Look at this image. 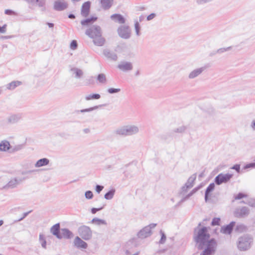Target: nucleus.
<instances>
[{
	"instance_id": "40",
	"label": "nucleus",
	"mask_w": 255,
	"mask_h": 255,
	"mask_svg": "<svg viewBox=\"0 0 255 255\" xmlns=\"http://www.w3.org/2000/svg\"><path fill=\"white\" fill-rule=\"evenodd\" d=\"M186 129V127L185 126H181L177 128H176L173 130L174 132L176 133H183Z\"/></svg>"
},
{
	"instance_id": "57",
	"label": "nucleus",
	"mask_w": 255,
	"mask_h": 255,
	"mask_svg": "<svg viewBox=\"0 0 255 255\" xmlns=\"http://www.w3.org/2000/svg\"><path fill=\"white\" fill-rule=\"evenodd\" d=\"M231 169L235 170L238 173H240V165L236 164L234 165L233 166H232Z\"/></svg>"
},
{
	"instance_id": "37",
	"label": "nucleus",
	"mask_w": 255,
	"mask_h": 255,
	"mask_svg": "<svg viewBox=\"0 0 255 255\" xmlns=\"http://www.w3.org/2000/svg\"><path fill=\"white\" fill-rule=\"evenodd\" d=\"M39 240L42 247L45 249L46 248V241L43 234L39 235Z\"/></svg>"
},
{
	"instance_id": "21",
	"label": "nucleus",
	"mask_w": 255,
	"mask_h": 255,
	"mask_svg": "<svg viewBox=\"0 0 255 255\" xmlns=\"http://www.w3.org/2000/svg\"><path fill=\"white\" fill-rule=\"evenodd\" d=\"M111 18L115 22H117L121 24L125 23L126 21L125 18L121 14H113L111 16Z\"/></svg>"
},
{
	"instance_id": "2",
	"label": "nucleus",
	"mask_w": 255,
	"mask_h": 255,
	"mask_svg": "<svg viewBox=\"0 0 255 255\" xmlns=\"http://www.w3.org/2000/svg\"><path fill=\"white\" fill-rule=\"evenodd\" d=\"M85 34L93 39L95 45L101 46L105 42V39L102 35V29L100 26L92 25L86 31Z\"/></svg>"
},
{
	"instance_id": "9",
	"label": "nucleus",
	"mask_w": 255,
	"mask_h": 255,
	"mask_svg": "<svg viewBox=\"0 0 255 255\" xmlns=\"http://www.w3.org/2000/svg\"><path fill=\"white\" fill-rule=\"evenodd\" d=\"M22 114L21 113L10 114L6 118V123L8 125L15 124L22 119Z\"/></svg>"
},
{
	"instance_id": "45",
	"label": "nucleus",
	"mask_w": 255,
	"mask_h": 255,
	"mask_svg": "<svg viewBox=\"0 0 255 255\" xmlns=\"http://www.w3.org/2000/svg\"><path fill=\"white\" fill-rule=\"evenodd\" d=\"M246 204L253 207H255V200L254 199H248L246 201Z\"/></svg>"
},
{
	"instance_id": "20",
	"label": "nucleus",
	"mask_w": 255,
	"mask_h": 255,
	"mask_svg": "<svg viewBox=\"0 0 255 255\" xmlns=\"http://www.w3.org/2000/svg\"><path fill=\"white\" fill-rule=\"evenodd\" d=\"M97 19L98 17L97 16H92L89 18L81 20V24L83 26H88L94 23Z\"/></svg>"
},
{
	"instance_id": "41",
	"label": "nucleus",
	"mask_w": 255,
	"mask_h": 255,
	"mask_svg": "<svg viewBox=\"0 0 255 255\" xmlns=\"http://www.w3.org/2000/svg\"><path fill=\"white\" fill-rule=\"evenodd\" d=\"M160 233L161 234V239L159 242V243L160 244H163L166 241V236L165 233L162 230L160 231Z\"/></svg>"
},
{
	"instance_id": "42",
	"label": "nucleus",
	"mask_w": 255,
	"mask_h": 255,
	"mask_svg": "<svg viewBox=\"0 0 255 255\" xmlns=\"http://www.w3.org/2000/svg\"><path fill=\"white\" fill-rule=\"evenodd\" d=\"M102 105L96 106L95 107L90 108L88 109H83L80 111L81 113L91 112L94 110L97 109L99 107H101Z\"/></svg>"
},
{
	"instance_id": "46",
	"label": "nucleus",
	"mask_w": 255,
	"mask_h": 255,
	"mask_svg": "<svg viewBox=\"0 0 255 255\" xmlns=\"http://www.w3.org/2000/svg\"><path fill=\"white\" fill-rule=\"evenodd\" d=\"M85 196L86 199H91L93 197V194L91 191L88 190L85 192Z\"/></svg>"
},
{
	"instance_id": "35",
	"label": "nucleus",
	"mask_w": 255,
	"mask_h": 255,
	"mask_svg": "<svg viewBox=\"0 0 255 255\" xmlns=\"http://www.w3.org/2000/svg\"><path fill=\"white\" fill-rule=\"evenodd\" d=\"M115 191L114 189L110 190L105 194L104 198L107 200H111L114 197Z\"/></svg>"
},
{
	"instance_id": "51",
	"label": "nucleus",
	"mask_w": 255,
	"mask_h": 255,
	"mask_svg": "<svg viewBox=\"0 0 255 255\" xmlns=\"http://www.w3.org/2000/svg\"><path fill=\"white\" fill-rule=\"evenodd\" d=\"M190 189L188 186L187 187L186 185H184V186H182L181 188V191L180 192V194L184 195V193L186 192L188 189Z\"/></svg>"
},
{
	"instance_id": "58",
	"label": "nucleus",
	"mask_w": 255,
	"mask_h": 255,
	"mask_svg": "<svg viewBox=\"0 0 255 255\" xmlns=\"http://www.w3.org/2000/svg\"><path fill=\"white\" fill-rule=\"evenodd\" d=\"M31 212V211H29L27 212H25L23 213V216L20 218V219H18L16 221L17 222H19V221H22V220H23L30 212Z\"/></svg>"
},
{
	"instance_id": "24",
	"label": "nucleus",
	"mask_w": 255,
	"mask_h": 255,
	"mask_svg": "<svg viewBox=\"0 0 255 255\" xmlns=\"http://www.w3.org/2000/svg\"><path fill=\"white\" fill-rule=\"evenodd\" d=\"M114 0H101L100 3L104 10L110 9L113 4Z\"/></svg>"
},
{
	"instance_id": "32",
	"label": "nucleus",
	"mask_w": 255,
	"mask_h": 255,
	"mask_svg": "<svg viewBox=\"0 0 255 255\" xmlns=\"http://www.w3.org/2000/svg\"><path fill=\"white\" fill-rule=\"evenodd\" d=\"M70 70L74 72L75 74V77L76 78H80L83 74V72L82 70L77 68H72Z\"/></svg>"
},
{
	"instance_id": "23",
	"label": "nucleus",
	"mask_w": 255,
	"mask_h": 255,
	"mask_svg": "<svg viewBox=\"0 0 255 255\" xmlns=\"http://www.w3.org/2000/svg\"><path fill=\"white\" fill-rule=\"evenodd\" d=\"M215 185L214 183H210L206 188L205 193V201L207 202L209 199V197L210 196L211 193L214 190Z\"/></svg>"
},
{
	"instance_id": "50",
	"label": "nucleus",
	"mask_w": 255,
	"mask_h": 255,
	"mask_svg": "<svg viewBox=\"0 0 255 255\" xmlns=\"http://www.w3.org/2000/svg\"><path fill=\"white\" fill-rule=\"evenodd\" d=\"M247 196V195L245 194H244L243 193H242V192H240V193H239L236 196V197H235V199L236 200H240V199H241L244 197H246Z\"/></svg>"
},
{
	"instance_id": "8",
	"label": "nucleus",
	"mask_w": 255,
	"mask_h": 255,
	"mask_svg": "<svg viewBox=\"0 0 255 255\" xmlns=\"http://www.w3.org/2000/svg\"><path fill=\"white\" fill-rule=\"evenodd\" d=\"M117 31L119 36L122 38L128 39L131 36L130 29L128 25L120 26L118 28Z\"/></svg>"
},
{
	"instance_id": "22",
	"label": "nucleus",
	"mask_w": 255,
	"mask_h": 255,
	"mask_svg": "<svg viewBox=\"0 0 255 255\" xmlns=\"http://www.w3.org/2000/svg\"><path fill=\"white\" fill-rule=\"evenodd\" d=\"M103 54L108 59L113 61L117 60L118 56L117 54L113 51H111L109 49H105L103 51Z\"/></svg>"
},
{
	"instance_id": "36",
	"label": "nucleus",
	"mask_w": 255,
	"mask_h": 255,
	"mask_svg": "<svg viewBox=\"0 0 255 255\" xmlns=\"http://www.w3.org/2000/svg\"><path fill=\"white\" fill-rule=\"evenodd\" d=\"M101 98V96L99 94H92L86 96L85 97V99L87 101H89L91 100H98Z\"/></svg>"
},
{
	"instance_id": "26",
	"label": "nucleus",
	"mask_w": 255,
	"mask_h": 255,
	"mask_svg": "<svg viewBox=\"0 0 255 255\" xmlns=\"http://www.w3.org/2000/svg\"><path fill=\"white\" fill-rule=\"evenodd\" d=\"M49 160L46 158H43L37 160L34 166L35 167H40L48 165Z\"/></svg>"
},
{
	"instance_id": "3",
	"label": "nucleus",
	"mask_w": 255,
	"mask_h": 255,
	"mask_svg": "<svg viewBox=\"0 0 255 255\" xmlns=\"http://www.w3.org/2000/svg\"><path fill=\"white\" fill-rule=\"evenodd\" d=\"M254 239L252 235L244 234L240 236L237 241L238 249L241 252H245L250 249L253 244Z\"/></svg>"
},
{
	"instance_id": "15",
	"label": "nucleus",
	"mask_w": 255,
	"mask_h": 255,
	"mask_svg": "<svg viewBox=\"0 0 255 255\" xmlns=\"http://www.w3.org/2000/svg\"><path fill=\"white\" fill-rule=\"evenodd\" d=\"M73 244L74 246L78 249H86L88 247V244L78 236L75 238Z\"/></svg>"
},
{
	"instance_id": "14",
	"label": "nucleus",
	"mask_w": 255,
	"mask_h": 255,
	"mask_svg": "<svg viewBox=\"0 0 255 255\" xmlns=\"http://www.w3.org/2000/svg\"><path fill=\"white\" fill-rule=\"evenodd\" d=\"M61 230L60 223H57L51 227L50 231L53 235L60 240L61 239Z\"/></svg>"
},
{
	"instance_id": "52",
	"label": "nucleus",
	"mask_w": 255,
	"mask_h": 255,
	"mask_svg": "<svg viewBox=\"0 0 255 255\" xmlns=\"http://www.w3.org/2000/svg\"><path fill=\"white\" fill-rule=\"evenodd\" d=\"M202 187V185L200 184L198 186L194 188L190 192V194L192 195V196L195 194L197 191H198L200 188H201Z\"/></svg>"
},
{
	"instance_id": "34",
	"label": "nucleus",
	"mask_w": 255,
	"mask_h": 255,
	"mask_svg": "<svg viewBox=\"0 0 255 255\" xmlns=\"http://www.w3.org/2000/svg\"><path fill=\"white\" fill-rule=\"evenodd\" d=\"M134 29L136 36H139L141 35L140 33V25L137 19H134Z\"/></svg>"
},
{
	"instance_id": "56",
	"label": "nucleus",
	"mask_w": 255,
	"mask_h": 255,
	"mask_svg": "<svg viewBox=\"0 0 255 255\" xmlns=\"http://www.w3.org/2000/svg\"><path fill=\"white\" fill-rule=\"evenodd\" d=\"M191 196H192V195L190 194V193H189V194H188L187 195H186V196L182 198V199L179 201V203H182V202H184V201H186Z\"/></svg>"
},
{
	"instance_id": "64",
	"label": "nucleus",
	"mask_w": 255,
	"mask_h": 255,
	"mask_svg": "<svg viewBox=\"0 0 255 255\" xmlns=\"http://www.w3.org/2000/svg\"><path fill=\"white\" fill-rule=\"evenodd\" d=\"M35 171H36V170H30L23 171L22 172V174L24 175L26 174L31 173L35 172Z\"/></svg>"
},
{
	"instance_id": "11",
	"label": "nucleus",
	"mask_w": 255,
	"mask_h": 255,
	"mask_svg": "<svg viewBox=\"0 0 255 255\" xmlns=\"http://www.w3.org/2000/svg\"><path fill=\"white\" fill-rule=\"evenodd\" d=\"M68 4L65 0H56L54 2L53 8L58 11H63L67 8Z\"/></svg>"
},
{
	"instance_id": "19",
	"label": "nucleus",
	"mask_w": 255,
	"mask_h": 255,
	"mask_svg": "<svg viewBox=\"0 0 255 255\" xmlns=\"http://www.w3.org/2000/svg\"><path fill=\"white\" fill-rule=\"evenodd\" d=\"M61 237L65 239H71L74 237L73 233L67 228H62L61 230Z\"/></svg>"
},
{
	"instance_id": "43",
	"label": "nucleus",
	"mask_w": 255,
	"mask_h": 255,
	"mask_svg": "<svg viewBox=\"0 0 255 255\" xmlns=\"http://www.w3.org/2000/svg\"><path fill=\"white\" fill-rule=\"evenodd\" d=\"M221 219L220 218H214L211 222V226H218L220 225Z\"/></svg>"
},
{
	"instance_id": "4",
	"label": "nucleus",
	"mask_w": 255,
	"mask_h": 255,
	"mask_svg": "<svg viewBox=\"0 0 255 255\" xmlns=\"http://www.w3.org/2000/svg\"><path fill=\"white\" fill-rule=\"evenodd\" d=\"M139 131V128L134 125H127L116 129L115 133L123 136H131L136 134Z\"/></svg>"
},
{
	"instance_id": "12",
	"label": "nucleus",
	"mask_w": 255,
	"mask_h": 255,
	"mask_svg": "<svg viewBox=\"0 0 255 255\" xmlns=\"http://www.w3.org/2000/svg\"><path fill=\"white\" fill-rule=\"evenodd\" d=\"M250 213V210L247 207L237 208L234 212V215L237 218H244Z\"/></svg>"
},
{
	"instance_id": "63",
	"label": "nucleus",
	"mask_w": 255,
	"mask_h": 255,
	"mask_svg": "<svg viewBox=\"0 0 255 255\" xmlns=\"http://www.w3.org/2000/svg\"><path fill=\"white\" fill-rule=\"evenodd\" d=\"M250 127L253 130L255 131V120H253L252 121L250 125Z\"/></svg>"
},
{
	"instance_id": "18",
	"label": "nucleus",
	"mask_w": 255,
	"mask_h": 255,
	"mask_svg": "<svg viewBox=\"0 0 255 255\" xmlns=\"http://www.w3.org/2000/svg\"><path fill=\"white\" fill-rule=\"evenodd\" d=\"M118 68L123 71H130L133 66L131 62L123 61L118 65Z\"/></svg>"
},
{
	"instance_id": "28",
	"label": "nucleus",
	"mask_w": 255,
	"mask_h": 255,
	"mask_svg": "<svg viewBox=\"0 0 255 255\" xmlns=\"http://www.w3.org/2000/svg\"><path fill=\"white\" fill-rule=\"evenodd\" d=\"M196 178V174H194L191 175L188 179L187 182L185 185H187L190 189L191 188L193 185L194 182Z\"/></svg>"
},
{
	"instance_id": "47",
	"label": "nucleus",
	"mask_w": 255,
	"mask_h": 255,
	"mask_svg": "<svg viewBox=\"0 0 255 255\" xmlns=\"http://www.w3.org/2000/svg\"><path fill=\"white\" fill-rule=\"evenodd\" d=\"M78 47L77 41L73 40L70 43V48L73 50H75Z\"/></svg>"
},
{
	"instance_id": "1",
	"label": "nucleus",
	"mask_w": 255,
	"mask_h": 255,
	"mask_svg": "<svg viewBox=\"0 0 255 255\" xmlns=\"http://www.w3.org/2000/svg\"><path fill=\"white\" fill-rule=\"evenodd\" d=\"M193 240L198 249L203 250L200 255H213L215 254L217 243L214 238L210 239L207 227L204 226L201 229L195 228Z\"/></svg>"
},
{
	"instance_id": "29",
	"label": "nucleus",
	"mask_w": 255,
	"mask_h": 255,
	"mask_svg": "<svg viewBox=\"0 0 255 255\" xmlns=\"http://www.w3.org/2000/svg\"><path fill=\"white\" fill-rule=\"evenodd\" d=\"M27 2L32 4H37L39 7H43L45 5V0H25Z\"/></svg>"
},
{
	"instance_id": "13",
	"label": "nucleus",
	"mask_w": 255,
	"mask_h": 255,
	"mask_svg": "<svg viewBox=\"0 0 255 255\" xmlns=\"http://www.w3.org/2000/svg\"><path fill=\"white\" fill-rule=\"evenodd\" d=\"M235 225L236 222L232 221L229 224L222 226L220 232L224 234L230 235L232 233Z\"/></svg>"
},
{
	"instance_id": "62",
	"label": "nucleus",
	"mask_w": 255,
	"mask_h": 255,
	"mask_svg": "<svg viewBox=\"0 0 255 255\" xmlns=\"http://www.w3.org/2000/svg\"><path fill=\"white\" fill-rule=\"evenodd\" d=\"M6 25L4 24L2 26H0V33H4L6 31Z\"/></svg>"
},
{
	"instance_id": "33",
	"label": "nucleus",
	"mask_w": 255,
	"mask_h": 255,
	"mask_svg": "<svg viewBox=\"0 0 255 255\" xmlns=\"http://www.w3.org/2000/svg\"><path fill=\"white\" fill-rule=\"evenodd\" d=\"M91 222L93 224H95L97 225H106L107 224L106 221L103 219H100L97 218H93Z\"/></svg>"
},
{
	"instance_id": "54",
	"label": "nucleus",
	"mask_w": 255,
	"mask_h": 255,
	"mask_svg": "<svg viewBox=\"0 0 255 255\" xmlns=\"http://www.w3.org/2000/svg\"><path fill=\"white\" fill-rule=\"evenodd\" d=\"M202 187V185L200 184L198 186L194 188L190 192V194L192 195V196L195 194L197 191H198L200 188H201Z\"/></svg>"
},
{
	"instance_id": "27",
	"label": "nucleus",
	"mask_w": 255,
	"mask_h": 255,
	"mask_svg": "<svg viewBox=\"0 0 255 255\" xmlns=\"http://www.w3.org/2000/svg\"><path fill=\"white\" fill-rule=\"evenodd\" d=\"M22 82L19 81H13L6 85V89L10 90H14L16 87L21 85Z\"/></svg>"
},
{
	"instance_id": "6",
	"label": "nucleus",
	"mask_w": 255,
	"mask_h": 255,
	"mask_svg": "<svg viewBox=\"0 0 255 255\" xmlns=\"http://www.w3.org/2000/svg\"><path fill=\"white\" fill-rule=\"evenodd\" d=\"M78 232L80 236L83 240L88 241L92 237V232L90 227L83 225L78 228Z\"/></svg>"
},
{
	"instance_id": "38",
	"label": "nucleus",
	"mask_w": 255,
	"mask_h": 255,
	"mask_svg": "<svg viewBox=\"0 0 255 255\" xmlns=\"http://www.w3.org/2000/svg\"><path fill=\"white\" fill-rule=\"evenodd\" d=\"M233 47L234 46H231L226 48H221L215 51V53L220 54L226 51L232 50Z\"/></svg>"
},
{
	"instance_id": "5",
	"label": "nucleus",
	"mask_w": 255,
	"mask_h": 255,
	"mask_svg": "<svg viewBox=\"0 0 255 255\" xmlns=\"http://www.w3.org/2000/svg\"><path fill=\"white\" fill-rule=\"evenodd\" d=\"M156 225V224L152 223L145 226L137 233V237L143 239L150 236L152 234L151 229L154 228Z\"/></svg>"
},
{
	"instance_id": "59",
	"label": "nucleus",
	"mask_w": 255,
	"mask_h": 255,
	"mask_svg": "<svg viewBox=\"0 0 255 255\" xmlns=\"http://www.w3.org/2000/svg\"><path fill=\"white\" fill-rule=\"evenodd\" d=\"M103 208V207H102L101 208H92L91 209V213L93 214H95L97 212L101 210Z\"/></svg>"
},
{
	"instance_id": "49",
	"label": "nucleus",
	"mask_w": 255,
	"mask_h": 255,
	"mask_svg": "<svg viewBox=\"0 0 255 255\" xmlns=\"http://www.w3.org/2000/svg\"><path fill=\"white\" fill-rule=\"evenodd\" d=\"M213 0H196V3L199 5L204 4L206 3L210 2L212 1Z\"/></svg>"
},
{
	"instance_id": "25",
	"label": "nucleus",
	"mask_w": 255,
	"mask_h": 255,
	"mask_svg": "<svg viewBox=\"0 0 255 255\" xmlns=\"http://www.w3.org/2000/svg\"><path fill=\"white\" fill-rule=\"evenodd\" d=\"M9 142L6 140L1 141L0 143V151H6L10 149Z\"/></svg>"
},
{
	"instance_id": "48",
	"label": "nucleus",
	"mask_w": 255,
	"mask_h": 255,
	"mask_svg": "<svg viewBox=\"0 0 255 255\" xmlns=\"http://www.w3.org/2000/svg\"><path fill=\"white\" fill-rule=\"evenodd\" d=\"M255 168V162H252L245 165L244 167V169H247L249 168Z\"/></svg>"
},
{
	"instance_id": "39",
	"label": "nucleus",
	"mask_w": 255,
	"mask_h": 255,
	"mask_svg": "<svg viewBox=\"0 0 255 255\" xmlns=\"http://www.w3.org/2000/svg\"><path fill=\"white\" fill-rule=\"evenodd\" d=\"M235 230L236 231L241 233L246 231V230H247V227L244 224H240L238 225L236 227Z\"/></svg>"
},
{
	"instance_id": "7",
	"label": "nucleus",
	"mask_w": 255,
	"mask_h": 255,
	"mask_svg": "<svg viewBox=\"0 0 255 255\" xmlns=\"http://www.w3.org/2000/svg\"><path fill=\"white\" fill-rule=\"evenodd\" d=\"M233 176V175L230 173H220L215 178L214 182L217 185H220L229 182Z\"/></svg>"
},
{
	"instance_id": "44",
	"label": "nucleus",
	"mask_w": 255,
	"mask_h": 255,
	"mask_svg": "<svg viewBox=\"0 0 255 255\" xmlns=\"http://www.w3.org/2000/svg\"><path fill=\"white\" fill-rule=\"evenodd\" d=\"M109 94H115L118 93L121 91V89L120 88H109L107 90Z\"/></svg>"
},
{
	"instance_id": "60",
	"label": "nucleus",
	"mask_w": 255,
	"mask_h": 255,
	"mask_svg": "<svg viewBox=\"0 0 255 255\" xmlns=\"http://www.w3.org/2000/svg\"><path fill=\"white\" fill-rule=\"evenodd\" d=\"M155 16H156V14L154 13H152L147 16L146 19H147V20L149 21V20L153 19L155 17Z\"/></svg>"
},
{
	"instance_id": "16",
	"label": "nucleus",
	"mask_w": 255,
	"mask_h": 255,
	"mask_svg": "<svg viewBox=\"0 0 255 255\" xmlns=\"http://www.w3.org/2000/svg\"><path fill=\"white\" fill-rule=\"evenodd\" d=\"M206 67L204 66L193 70L189 74L188 78L190 79H193L201 75L202 72L206 70Z\"/></svg>"
},
{
	"instance_id": "10",
	"label": "nucleus",
	"mask_w": 255,
	"mask_h": 255,
	"mask_svg": "<svg viewBox=\"0 0 255 255\" xmlns=\"http://www.w3.org/2000/svg\"><path fill=\"white\" fill-rule=\"evenodd\" d=\"M24 179L23 178H13L11 179L5 185L3 186L2 189H8L16 188Z\"/></svg>"
},
{
	"instance_id": "17",
	"label": "nucleus",
	"mask_w": 255,
	"mask_h": 255,
	"mask_svg": "<svg viewBox=\"0 0 255 255\" xmlns=\"http://www.w3.org/2000/svg\"><path fill=\"white\" fill-rule=\"evenodd\" d=\"M91 6V2L87 1L85 2L82 6L81 14L85 17H87L90 13V9Z\"/></svg>"
},
{
	"instance_id": "61",
	"label": "nucleus",
	"mask_w": 255,
	"mask_h": 255,
	"mask_svg": "<svg viewBox=\"0 0 255 255\" xmlns=\"http://www.w3.org/2000/svg\"><path fill=\"white\" fill-rule=\"evenodd\" d=\"M5 14L7 15H12L15 13L14 11L11 9H6L4 11Z\"/></svg>"
},
{
	"instance_id": "30",
	"label": "nucleus",
	"mask_w": 255,
	"mask_h": 255,
	"mask_svg": "<svg viewBox=\"0 0 255 255\" xmlns=\"http://www.w3.org/2000/svg\"><path fill=\"white\" fill-rule=\"evenodd\" d=\"M97 80L101 84H105L107 83V78L106 75L103 73H101L98 75Z\"/></svg>"
},
{
	"instance_id": "53",
	"label": "nucleus",
	"mask_w": 255,
	"mask_h": 255,
	"mask_svg": "<svg viewBox=\"0 0 255 255\" xmlns=\"http://www.w3.org/2000/svg\"><path fill=\"white\" fill-rule=\"evenodd\" d=\"M202 187V185L200 184L198 186L194 188L190 192V194L192 195V196L195 194L197 191H198L200 188H201Z\"/></svg>"
},
{
	"instance_id": "31",
	"label": "nucleus",
	"mask_w": 255,
	"mask_h": 255,
	"mask_svg": "<svg viewBox=\"0 0 255 255\" xmlns=\"http://www.w3.org/2000/svg\"><path fill=\"white\" fill-rule=\"evenodd\" d=\"M24 147V145L23 144L16 145L13 147H11L10 146V149L9 152L10 153H14L17 151H18L21 149H22Z\"/></svg>"
},
{
	"instance_id": "55",
	"label": "nucleus",
	"mask_w": 255,
	"mask_h": 255,
	"mask_svg": "<svg viewBox=\"0 0 255 255\" xmlns=\"http://www.w3.org/2000/svg\"><path fill=\"white\" fill-rule=\"evenodd\" d=\"M104 189V186L102 185H97L95 187V190L98 193H100Z\"/></svg>"
}]
</instances>
